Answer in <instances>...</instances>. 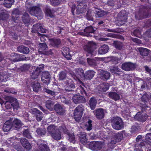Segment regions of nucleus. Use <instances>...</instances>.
<instances>
[{
	"instance_id": "nucleus-12",
	"label": "nucleus",
	"mask_w": 151,
	"mask_h": 151,
	"mask_svg": "<svg viewBox=\"0 0 151 151\" xmlns=\"http://www.w3.org/2000/svg\"><path fill=\"white\" fill-rule=\"evenodd\" d=\"M44 68V65L42 64L37 67L36 69L33 70L30 73L31 78L35 79L38 78L40 73Z\"/></svg>"
},
{
	"instance_id": "nucleus-38",
	"label": "nucleus",
	"mask_w": 151,
	"mask_h": 151,
	"mask_svg": "<svg viewBox=\"0 0 151 151\" xmlns=\"http://www.w3.org/2000/svg\"><path fill=\"white\" fill-rule=\"evenodd\" d=\"M97 101L94 98L91 97L89 100V105L91 110H93L95 108Z\"/></svg>"
},
{
	"instance_id": "nucleus-60",
	"label": "nucleus",
	"mask_w": 151,
	"mask_h": 151,
	"mask_svg": "<svg viewBox=\"0 0 151 151\" xmlns=\"http://www.w3.org/2000/svg\"><path fill=\"white\" fill-rule=\"evenodd\" d=\"M43 91L44 92L53 96H54L55 95V92L46 88H44Z\"/></svg>"
},
{
	"instance_id": "nucleus-37",
	"label": "nucleus",
	"mask_w": 151,
	"mask_h": 151,
	"mask_svg": "<svg viewBox=\"0 0 151 151\" xmlns=\"http://www.w3.org/2000/svg\"><path fill=\"white\" fill-rule=\"evenodd\" d=\"M51 136L53 139L55 140H60L61 138V133L58 129L51 134Z\"/></svg>"
},
{
	"instance_id": "nucleus-54",
	"label": "nucleus",
	"mask_w": 151,
	"mask_h": 151,
	"mask_svg": "<svg viewBox=\"0 0 151 151\" xmlns=\"http://www.w3.org/2000/svg\"><path fill=\"white\" fill-rule=\"evenodd\" d=\"M68 98L67 96L66 97L63 96L61 97L62 102L66 104H70L71 103L70 100V99H68Z\"/></svg>"
},
{
	"instance_id": "nucleus-42",
	"label": "nucleus",
	"mask_w": 151,
	"mask_h": 151,
	"mask_svg": "<svg viewBox=\"0 0 151 151\" xmlns=\"http://www.w3.org/2000/svg\"><path fill=\"white\" fill-rule=\"evenodd\" d=\"M87 61L88 64L93 67L97 66L99 63V61L94 59H91L89 58L87 59Z\"/></svg>"
},
{
	"instance_id": "nucleus-45",
	"label": "nucleus",
	"mask_w": 151,
	"mask_h": 151,
	"mask_svg": "<svg viewBox=\"0 0 151 151\" xmlns=\"http://www.w3.org/2000/svg\"><path fill=\"white\" fill-rule=\"evenodd\" d=\"M121 70L117 67L113 66L110 69V71L111 73L118 75L121 74Z\"/></svg>"
},
{
	"instance_id": "nucleus-62",
	"label": "nucleus",
	"mask_w": 151,
	"mask_h": 151,
	"mask_svg": "<svg viewBox=\"0 0 151 151\" xmlns=\"http://www.w3.org/2000/svg\"><path fill=\"white\" fill-rule=\"evenodd\" d=\"M30 65L28 64H24L20 68L22 71L24 72L27 71L29 68Z\"/></svg>"
},
{
	"instance_id": "nucleus-33",
	"label": "nucleus",
	"mask_w": 151,
	"mask_h": 151,
	"mask_svg": "<svg viewBox=\"0 0 151 151\" xmlns=\"http://www.w3.org/2000/svg\"><path fill=\"white\" fill-rule=\"evenodd\" d=\"M109 49L108 46L104 45L101 46L98 49V53L100 54H104L106 53Z\"/></svg>"
},
{
	"instance_id": "nucleus-19",
	"label": "nucleus",
	"mask_w": 151,
	"mask_h": 151,
	"mask_svg": "<svg viewBox=\"0 0 151 151\" xmlns=\"http://www.w3.org/2000/svg\"><path fill=\"white\" fill-rule=\"evenodd\" d=\"M66 86V91L69 92L73 91V90L75 88L74 82L71 80H66L65 82Z\"/></svg>"
},
{
	"instance_id": "nucleus-5",
	"label": "nucleus",
	"mask_w": 151,
	"mask_h": 151,
	"mask_svg": "<svg viewBox=\"0 0 151 151\" xmlns=\"http://www.w3.org/2000/svg\"><path fill=\"white\" fill-rule=\"evenodd\" d=\"M84 111V107L82 104H79L76 108L74 111L73 114L74 118L76 121H78L80 120Z\"/></svg>"
},
{
	"instance_id": "nucleus-3",
	"label": "nucleus",
	"mask_w": 151,
	"mask_h": 151,
	"mask_svg": "<svg viewBox=\"0 0 151 151\" xmlns=\"http://www.w3.org/2000/svg\"><path fill=\"white\" fill-rule=\"evenodd\" d=\"M111 123L113 128L116 130H121L124 128L122 120L119 117H114L111 118Z\"/></svg>"
},
{
	"instance_id": "nucleus-21",
	"label": "nucleus",
	"mask_w": 151,
	"mask_h": 151,
	"mask_svg": "<svg viewBox=\"0 0 151 151\" xmlns=\"http://www.w3.org/2000/svg\"><path fill=\"white\" fill-rule=\"evenodd\" d=\"M70 49L66 47H63V48L62 53L63 56L68 60L71 59V54H70Z\"/></svg>"
},
{
	"instance_id": "nucleus-56",
	"label": "nucleus",
	"mask_w": 151,
	"mask_h": 151,
	"mask_svg": "<svg viewBox=\"0 0 151 151\" xmlns=\"http://www.w3.org/2000/svg\"><path fill=\"white\" fill-rule=\"evenodd\" d=\"M92 121L91 119H88V122L86 123V126L87 127L86 129L88 131H90L92 129Z\"/></svg>"
},
{
	"instance_id": "nucleus-2",
	"label": "nucleus",
	"mask_w": 151,
	"mask_h": 151,
	"mask_svg": "<svg viewBox=\"0 0 151 151\" xmlns=\"http://www.w3.org/2000/svg\"><path fill=\"white\" fill-rule=\"evenodd\" d=\"M6 109H9L13 108L14 109L18 110L19 107V103L17 99L12 97H9L8 101L5 103Z\"/></svg>"
},
{
	"instance_id": "nucleus-63",
	"label": "nucleus",
	"mask_w": 151,
	"mask_h": 151,
	"mask_svg": "<svg viewBox=\"0 0 151 151\" xmlns=\"http://www.w3.org/2000/svg\"><path fill=\"white\" fill-rule=\"evenodd\" d=\"M107 134V133L105 132L104 131L101 132L100 133L101 135H102V137L103 138L107 139H110L111 138L110 136L107 135L106 134Z\"/></svg>"
},
{
	"instance_id": "nucleus-1",
	"label": "nucleus",
	"mask_w": 151,
	"mask_h": 151,
	"mask_svg": "<svg viewBox=\"0 0 151 151\" xmlns=\"http://www.w3.org/2000/svg\"><path fill=\"white\" fill-rule=\"evenodd\" d=\"M76 91V93L79 94H81L86 96L87 95V93L84 88L81 86L77 88ZM72 100L73 102L75 104L85 103L86 102L85 98L80 95H73Z\"/></svg>"
},
{
	"instance_id": "nucleus-47",
	"label": "nucleus",
	"mask_w": 151,
	"mask_h": 151,
	"mask_svg": "<svg viewBox=\"0 0 151 151\" xmlns=\"http://www.w3.org/2000/svg\"><path fill=\"white\" fill-rule=\"evenodd\" d=\"M45 106L47 108L52 111L54 108V104L51 100H48L46 102Z\"/></svg>"
},
{
	"instance_id": "nucleus-14",
	"label": "nucleus",
	"mask_w": 151,
	"mask_h": 151,
	"mask_svg": "<svg viewBox=\"0 0 151 151\" xmlns=\"http://www.w3.org/2000/svg\"><path fill=\"white\" fill-rule=\"evenodd\" d=\"M11 55V56H13L14 57L12 60L14 62H18L22 60L27 61L29 60L30 59L29 57H26L23 55H18L16 53H12Z\"/></svg>"
},
{
	"instance_id": "nucleus-17",
	"label": "nucleus",
	"mask_w": 151,
	"mask_h": 151,
	"mask_svg": "<svg viewBox=\"0 0 151 151\" xmlns=\"http://www.w3.org/2000/svg\"><path fill=\"white\" fill-rule=\"evenodd\" d=\"M20 14L19 10L16 9H14L12 12V20L14 22L18 23L19 21V15Z\"/></svg>"
},
{
	"instance_id": "nucleus-61",
	"label": "nucleus",
	"mask_w": 151,
	"mask_h": 151,
	"mask_svg": "<svg viewBox=\"0 0 151 151\" xmlns=\"http://www.w3.org/2000/svg\"><path fill=\"white\" fill-rule=\"evenodd\" d=\"M62 0H50V4L53 6H57L61 2Z\"/></svg>"
},
{
	"instance_id": "nucleus-10",
	"label": "nucleus",
	"mask_w": 151,
	"mask_h": 151,
	"mask_svg": "<svg viewBox=\"0 0 151 151\" xmlns=\"http://www.w3.org/2000/svg\"><path fill=\"white\" fill-rule=\"evenodd\" d=\"M103 146V143L101 142L92 141L88 144L89 148L94 151H98L101 150Z\"/></svg>"
},
{
	"instance_id": "nucleus-59",
	"label": "nucleus",
	"mask_w": 151,
	"mask_h": 151,
	"mask_svg": "<svg viewBox=\"0 0 151 151\" xmlns=\"http://www.w3.org/2000/svg\"><path fill=\"white\" fill-rule=\"evenodd\" d=\"M66 73L65 71H61L59 74V79L60 80H62L66 78Z\"/></svg>"
},
{
	"instance_id": "nucleus-15",
	"label": "nucleus",
	"mask_w": 151,
	"mask_h": 151,
	"mask_svg": "<svg viewBox=\"0 0 151 151\" xmlns=\"http://www.w3.org/2000/svg\"><path fill=\"white\" fill-rule=\"evenodd\" d=\"M135 67V64L131 62L125 63H123L122 66V69L127 71L133 70Z\"/></svg>"
},
{
	"instance_id": "nucleus-57",
	"label": "nucleus",
	"mask_w": 151,
	"mask_h": 151,
	"mask_svg": "<svg viewBox=\"0 0 151 151\" xmlns=\"http://www.w3.org/2000/svg\"><path fill=\"white\" fill-rule=\"evenodd\" d=\"M67 134L68 135V140L70 142H74L75 141V137L74 134L68 133Z\"/></svg>"
},
{
	"instance_id": "nucleus-13",
	"label": "nucleus",
	"mask_w": 151,
	"mask_h": 151,
	"mask_svg": "<svg viewBox=\"0 0 151 151\" xmlns=\"http://www.w3.org/2000/svg\"><path fill=\"white\" fill-rule=\"evenodd\" d=\"M39 52L41 54L49 55L52 54L51 50L50 49L48 50V48L45 43H40L39 44Z\"/></svg>"
},
{
	"instance_id": "nucleus-55",
	"label": "nucleus",
	"mask_w": 151,
	"mask_h": 151,
	"mask_svg": "<svg viewBox=\"0 0 151 151\" xmlns=\"http://www.w3.org/2000/svg\"><path fill=\"white\" fill-rule=\"evenodd\" d=\"M9 15L6 12H2L0 13V19L6 20L8 18Z\"/></svg>"
},
{
	"instance_id": "nucleus-31",
	"label": "nucleus",
	"mask_w": 151,
	"mask_h": 151,
	"mask_svg": "<svg viewBox=\"0 0 151 151\" xmlns=\"http://www.w3.org/2000/svg\"><path fill=\"white\" fill-rule=\"evenodd\" d=\"M108 96L115 101L119 100L120 99L119 95L115 92H110L108 94Z\"/></svg>"
},
{
	"instance_id": "nucleus-23",
	"label": "nucleus",
	"mask_w": 151,
	"mask_h": 151,
	"mask_svg": "<svg viewBox=\"0 0 151 151\" xmlns=\"http://www.w3.org/2000/svg\"><path fill=\"white\" fill-rule=\"evenodd\" d=\"M12 127V119L11 118L8 120L6 121L4 123L3 127V129L4 131L7 132Z\"/></svg>"
},
{
	"instance_id": "nucleus-51",
	"label": "nucleus",
	"mask_w": 151,
	"mask_h": 151,
	"mask_svg": "<svg viewBox=\"0 0 151 151\" xmlns=\"http://www.w3.org/2000/svg\"><path fill=\"white\" fill-rule=\"evenodd\" d=\"M115 48L118 50H121L123 46V43L119 42H114V43Z\"/></svg>"
},
{
	"instance_id": "nucleus-34",
	"label": "nucleus",
	"mask_w": 151,
	"mask_h": 151,
	"mask_svg": "<svg viewBox=\"0 0 151 151\" xmlns=\"http://www.w3.org/2000/svg\"><path fill=\"white\" fill-rule=\"evenodd\" d=\"M17 50L19 52L26 54H29V49L24 45L19 46L17 48Z\"/></svg>"
},
{
	"instance_id": "nucleus-50",
	"label": "nucleus",
	"mask_w": 151,
	"mask_h": 151,
	"mask_svg": "<svg viewBox=\"0 0 151 151\" xmlns=\"http://www.w3.org/2000/svg\"><path fill=\"white\" fill-rule=\"evenodd\" d=\"M132 35L139 38H140L142 37L141 31L138 29H136L134 30L132 33Z\"/></svg>"
},
{
	"instance_id": "nucleus-7",
	"label": "nucleus",
	"mask_w": 151,
	"mask_h": 151,
	"mask_svg": "<svg viewBox=\"0 0 151 151\" xmlns=\"http://www.w3.org/2000/svg\"><path fill=\"white\" fill-rule=\"evenodd\" d=\"M149 10L147 6H142L139 9L138 13L135 15L136 19L138 20L142 19L144 16L146 15L148 13Z\"/></svg>"
},
{
	"instance_id": "nucleus-52",
	"label": "nucleus",
	"mask_w": 151,
	"mask_h": 151,
	"mask_svg": "<svg viewBox=\"0 0 151 151\" xmlns=\"http://www.w3.org/2000/svg\"><path fill=\"white\" fill-rule=\"evenodd\" d=\"M23 135L24 137L29 139H31L32 137L29 129H26L23 131Z\"/></svg>"
},
{
	"instance_id": "nucleus-20",
	"label": "nucleus",
	"mask_w": 151,
	"mask_h": 151,
	"mask_svg": "<svg viewBox=\"0 0 151 151\" xmlns=\"http://www.w3.org/2000/svg\"><path fill=\"white\" fill-rule=\"evenodd\" d=\"M50 76V75L48 71H45L42 72L41 80L43 83L47 84L49 83Z\"/></svg>"
},
{
	"instance_id": "nucleus-6",
	"label": "nucleus",
	"mask_w": 151,
	"mask_h": 151,
	"mask_svg": "<svg viewBox=\"0 0 151 151\" xmlns=\"http://www.w3.org/2000/svg\"><path fill=\"white\" fill-rule=\"evenodd\" d=\"M29 13L31 15L36 16L38 19H41L43 18V14L39 7L33 6L29 8Z\"/></svg>"
},
{
	"instance_id": "nucleus-4",
	"label": "nucleus",
	"mask_w": 151,
	"mask_h": 151,
	"mask_svg": "<svg viewBox=\"0 0 151 151\" xmlns=\"http://www.w3.org/2000/svg\"><path fill=\"white\" fill-rule=\"evenodd\" d=\"M70 74L73 78L77 81H79V83L84 86V85L82 81L79 80V78H84L85 77V73L84 70L82 68H78L76 70V74L73 72H70Z\"/></svg>"
},
{
	"instance_id": "nucleus-64",
	"label": "nucleus",
	"mask_w": 151,
	"mask_h": 151,
	"mask_svg": "<svg viewBox=\"0 0 151 151\" xmlns=\"http://www.w3.org/2000/svg\"><path fill=\"white\" fill-rule=\"evenodd\" d=\"M86 17L88 20L93 21V19L92 16V15L90 12H89V11L87 12L86 14Z\"/></svg>"
},
{
	"instance_id": "nucleus-27",
	"label": "nucleus",
	"mask_w": 151,
	"mask_h": 151,
	"mask_svg": "<svg viewBox=\"0 0 151 151\" xmlns=\"http://www.w3.org/2000/svg\"><path fill=\"white\" fill-rule=\"evenodd\" d=\"M50 45L54 47H58L61 44V41L59 38H52L50 39Z\"/></svg>"
},
{
	"instance_id": "nucleus-53",
	"label": "nucleus",
	"mask_w": 151,
	"mask_h": 151,
	"mask_svg": "<svg viewBox=\"0 0 151 151\" xmlns=\"http://www.w3.org/2000/svg\"><path fill=\"white\" fill-rule=\"evenodd\" d=\"M36 132L38 135L40 136L43 135L45 134L46 130L45 128H37Z\"/></svg>"
},
{
	"instance_id": "nucleus-46",
	"label": "nucleus",
	"mask_w": 151,
	"mask_h": 151,
	"mask_svg": "<svg viewBox=\"0 0 151 151\" xmlns=\"http://www.w3.org/2000/svg\"><path fill=\"white\" fill-rule=\"evenodd\" d=\"M57 129L56 127L54 125H50L47 128V131L50 135Z\"/></svg>"
},
{
	"instance_id": "nucleus-29",
	"label": "nucleus",
	"mask_w": 151,
	"mask_h": 151,
	"mask_svg": "<svg viewBox=\"0 0 151 151\" xmlns=\"http://www.w3.org/2000/svg\"><path fill=\"white\" fill-rule=\"evenodd\" d=\"M31 87L32 88L34 91L37 92L40 90L41 86L40 83L37 81H35L32 82L31 84Z\"/></svg>"
},
{
	"instance_id": "nucleus-49",
	"label": "nucleus",
	"mask_w": 151,
	"mask_h": 151,
	"mask_svg": "<svg viewBox=\"0 0 151 151\" xmlns=\"http://www.w3.org/2000/svg\"><path fill=\"white\" fill-rule=\"evenodd\" d=\"M54 11L52 10L49 8H47L45 9L46 14L47 16L50 17H53L55 16L53 15Z\"/></svg>"
},
{
	"instance_id": "nucleus-11",
	"label": "nucleus",
	"mask_w": 151,
	"mask_h": 151,
	"mask_svg": "<svg viewBox=\"0 0 151 151\" xmlns=\"http://www.w3.org/2000/svg\"><path fill=\"white\" fill-rule=\"evenodd\" d=\"M148 95L147 93H146L144 94L141 97V101L144 104L141 103L140 104V106L141 108V111L142 112L144 111L147 112L146 110L147 108L150 109V107L148 106L146 104L147 103V101L148 100Z\"/></svg>"
},
{
	"instance_id": "nucleus-8",
	"label": "nucleus",
	"mask_w": 151,
	"mask_h": 151,
	"mask_svg": "<svg viewBox=\"0 0 151 151\" xmlns=\"http://www.w3.org/2000/svg\"><path fill=\"white\" fill-rule=\"evenodd\" d=\"M127 14L125 10H122L118 13V22L119 25L122 26L127 22Z\"/></svg>"
},
{
	"instance_id": "nucleus-25",
	"label": "nucleus",
	"mask_w": 151,
	"mask_h": 151,
	"mask_svg": "<svg viewBox=\"0 0 151 151\" xmlns=\"http://www.w3.org/2000/svg\"><path fill=\"white\" fill-rule=\"evenodd\" d=\"M95 31L96 30L94 29L92 26L86 27L84 29V31L86 36L89 37H91L93 36L91 35V34H94Z\"/></svg>"
},
{
	"instance_id": "nucleus-58",
	"label": "nucleus",
	"mask_w": 151,
	"mask_h": 151,
	"mask_svg": "<svg viewBox=\"0 0 151 151\" xmlns=\"http://www.w3.org/2000/svg\"><path fill=\"white\" fill-rule=\"evenodd\" d=\"M110 76V73L107 71H104L102 73V77L104 79L107 80L108 79Z\"/></svg>"
},
{
	"instance_id": "nucleus-30",
	"label": "nucleus",
	"mask_w": 151,
	"mask_h": 151,
	"mask_svg": "<svg viewBox=\"0 0 151 151\" xmlns=\"http://www.w3.org/2000/svg\"><path fill=\"white\" fill-rule=\"evenodd\" d=\"M54 108L56 113L60 115H63L65 112V110L60 104H56L54 106Z\"/></svg>"
},
{
	"instance_id": "nucleus-32",
	"label": "nucleus",
	"mask_w": 151,
	"mask_h": 151,
	"mask_svg": "<svg viewBox=\"0 0 151 151\" xmlns=\"http://www.w3.org/2000/svg\"><path fill=\"white\" fill-rule=\"evenodd\" d=\"M95 73V72L93 70H88L86 72L84 78L86 80H90L94 76Z\"/></svg>"
},
{
	"instance_id": "nucleus-48",
	"label": "nucleus",
	"mask_w": 151,
	"mask_h": 151,
	"mask_svg": "<svg viewBox=\"0 0 151 151\" xmlns=\"http://www.w3.org/2000/svg\"><path fill=\"white\" fill-rule=\"evenodd\" d=\"M14 2V0H4V5L6 7L10 8Z\"/></svg>"
},
{
	"instance_id": "nucleus-16",
	"label": "nucleus",
	"mask_w": 151,
	"mask_h": 151,
	"mask_svg": "<svg viewBox=\"0 0 151 151\" xmlns=\"http://www.w3.org/2000/svg\"><path fill=\"white\" fill-rule=\"evenodd\" d=\"M32 113L35 116L36 119L37 121L39 122L42 120L43 117L42 113L37 109L35 108L33 109L32 110Z\"/></svg>"
},
{
	"instance_id": "nucleus-22",
	"label": "nucleus",
	"mask_w": 151,
	"mask_h": 151,
	"mask_svg": "<svg viewBox=\"0 0 151 151\" xmlns=\"http://www.w3.org/2000/svg\"><path fill=\"white\" fill-rule=\"evenodd\" d=\"M148 117V115L147 114H141L139 112L137 113L134 116L135 118L137 120L142 122H145L147 119Z\"/></svg>"
},
{
	"instance_id": "nucleus-35",
	"label": "nucleus",
	"mask_w": 151,
	"mask_h": 151,
	"mask_svg": "<svg viewBox=\"0 0 151 151\" xmlns=\"http://www.w3.org/2000/svg\"><path fill=\"white\" fill-rule=\"evenodd\" d=\"M80 141L81 143L83 144H85L87 143V139L86 138V134L84 132H81L79 134Z\"/></svg>"
},
{
	"instance_id": "nucleus-24",
	"label": "nucleus",
	"mask_w": 151,
	"mask_h": 151,
	"mask_svg": "<svg viewBox=\"0 0 151 151\" xmlns=\"http://www.w3.org/2000/svg\"><path fill=\"white\" fill-rule=\"evenodd\" d=\"M12 119L13 127H14L16 130H18L23 125L22 122L17 119H15L13 121V119L12 118Z\"/></svg>"
},
{
	"instance_id": "nucleus-26",
	"label": "nucleus",
	"mask_w": 151,
	"mask_h": 151,
	"mask_svg": "<svg viewBox=\"0 0 151 151\" xmlns=\"http://www.w3.org/2000/svg\"><path fill=\"white\" fill-rule=\"evenodd\" d=\"M20 141L22 146L27 150H29L31 149V144L25 138H22Z\"/></svg>"
},
{
	"instance_id": "nucleus-18",
	"label": "nucleus",
	"mask_w": 151,
	"mask_h": 151,
	"mask_svg": "<svg viewBox=\"0 0 151 151\" xmlns=\"http://www.w3.org/2000/svg\"><path fill=\"white\" fill-rule=\"evenodd\" d=\"M94 114L96 117L99 120L103 118L104 116V110L103 109L100 108L93 111Z\"/></svg>"
},
{
	"instance_id": "nucleus-44",
	"label": "nucleus",
	"mask_w": 151,
	"mask_h": 151,
	"mask_svg": "<svg viewBox=\"0 0 151 151\" xmlns=\"http://www.w3.org/2000/svg\"><path fill=\"white\" fill-rule=\"evenodd\" d=\"M87 7V5L83 1H81L79 3L77 6V9H80L81 11L79 13H81V11H83V10L86 9Z\"/></svg>"
},
{
	"instance_id": "nucleus-39",
	"label": "nucleus",
	"mask_w": 151,
	"mask_h": 151,
	"mask_svg": "<svg viewBox=\"0 0 151 151\" xmlns=\"http://www.w3.org/2000/svg\"><path fill=\"white\" fill-rule=\"evenodd\" d=\"M42 24L40 23H38L34 25L32 28V32L33 33H38Z\"/></svg>"
},
{
	"instance_id": "nucleus-9",
	"label": "nucleus",
	"mask_w": 151,
	"mask_h": 151,
	"mask_svg": "<svg viewBox=\"0 0 151 151\" xmlns=\"http://www.w3.org/2000/svg\"><path fill=\"white\" fill-rule=\"evenodd\" d=\"M95 44L93 42H89L83 47L84 50L86 52V56H91L94 50Z\"/></svg>"
},
{
	"instance_id": "nucleus-41",
	"label": "nucleus",
	"mask_w": 151,
	"mask_h": 151,
	"mask_svg": "<svg viewBox=\"0 0 151 151\" xmlns=\"http://www.w3.org/2000/svg\"><path fill=\"white\" fill-rule=\"evenodd\" d=\"M38 150H35L32 151H49V148L47 145L45 144H40L39 145Z\"/></svg>"
},
{
	"instance_id": "nucleus-36",
	"label": "nucleus",
	"mask_w": 151,
	"mask_h": 151,
	"mask_svg": "<svg viewBox=\"0 0 151 151\" xmlns=\"http://www.w3.org/2000/svg\"><path fill=\"white\" fill-rule=\"evenodd\" d=\"M22 20L24 23L27 25H29L30 21V18L28 13H24L22 17Z\"/></svg>"
},
{
	"instance_id": "nucleus-28",
	"label": "nucleus",
	"mask_w": 151,
	"mask_h": 151,
	"mask_svg": "<svg viewBox=\"0 0 151 151\" xmlns=\"http://www.w3.org/2000/svg\"><path fill=\"white\" fill-rule=\"evenodd\" d=\"M123 134L121 133H118L115 134L114 136V138L115 140H111L110 143L111 144H115L117 142L121 141L123 138Z\"/></svg>"
},
{
	"instance_id": "nucleus-43",
	"label": "nucleus",
	"mask_w": 151,
	"mask_h": 151,
	"mask_svg": "<svg viewBox=\"0 0 151 151\" xmlns=\"http://www.w3.org/2000/svg\"><path fill=\"white\" fill-rule=\"evenodd\" d=\"M95 17L96 18L103 17L105 14V13L104 11L98 9L94 12Z\"/></svg>"
},
{
	"instance_id": "nucleus-40",
	"label": "nucleus",
	"mask_w": 151,
	"mask_h": 151,
	"mask_svg": "<svg viewBox=\"0 0 151 151\" xmlns=\"http://www.w3.org/2000/svg\"><path fill=\"white\" fill-rule=\"evenodd\" d=\"M138 50L140 55L143 57L147 56L149 53V50L146 48L139 47Z\"/></svg>"
}]
</instances>
